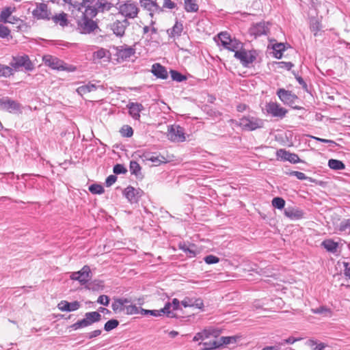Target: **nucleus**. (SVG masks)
<instances>
[{
	"mask_svg": "<svg viewBox=\"0 0 350 350\" xmlns=\"http://www.w3.org/2000/svg\"><path fill=\"white\" fill-rule=\"evenodd\" d=\"M75 5L82 8V10L85 9L86 14L96 16L98 12L110 10L113 5L107 0H83L82 2Z\"/></svg>",
	"mask_w": 350,
	"mask_h": 350,
	"instance_id": "nucleus-1",
	"label": "nucleus"
},
{
	"mask_svg": "<svg viewBox=\"0 0 350 350\" xmlns=\"http://www.w3.org/2000/svg\"><path fill=\"white\" fill-rule=\"evenodd\" d=\"M81 16L77 19V29L81 33L88 34L98 28L97 23L92 20L94 16L86 14V11L81 10Z\"/></svg>",
	"mask_w": 350,
	"mask_h": 350,
	"instance_id": "nucleus-2",
	"label": "nucleus"
},
{
	"mask_svg": "<svg viewBox=\"0 0 350 350\" xmlns=\"http://www.w3.org/2000/svg\"><path fill=\"white\" fill-rule=\"evenodd\" d=\"M102 319L101 314L97 312H88L85 314V318L77 321L70 326L74 330L83 328L92 325L94 323L99 322Z\"/></svg>",
	"mask_w": 350,
	"mask_h": 350,
	"instance_id": "nucleus-3",
	"label": "nucleus"
},
{
	"mask_svg": "<svg viewBox=\"0 0 350 350\" xmlns=\"http://www.w3.org/2000/svg\"><path fill=\"white\" fill-rule=\"evenodd\" d=\"M264 120L260 118L247 116L240 119L239 126L243 130L252 131L262 128L264 126Z\"/></svg>",
	"mask_w": 350,
	"mask_h": 350,
	"instance_id": "nucleus-4",
	"label": "nucleus"
},
{
	"mask_svg": "<svg viewBox=\"0 0 350 350\" xmlns=\"http://www.w3.org/2000/svg\"><path fill=\"white\" fill-rule=\"evenodd\" d=\"M119 10L120 13L127 18H135L139 12L137 4L131 1H127L121 5Z\"/></svg>",
	"mask_w": 350,
	"mask_h": 350,
	"instance_id": "nucleus-5",
	"label": "nucleus"
},
{
	"mask_svg": "<svg viewBox=\"0 0 350 350\" xmlns=\"http://www.w3.org/2000/svg\"><path fill=\"white\" fill-rule=\"evenodd\" d=\"M36 8L32 11L33 16L38 20L49 21L51 18V11L44 3H36Z\"/></svg>",
	"mask_w": 350,
	"mask_h": 350,
	"instance_id": "nucleus-6",
	"label": "nucleus"
},
{
	"mask_svg": "<svg viewBox=\"0 0 350 350\" xmlns=\"http://www.w3.org/2000/svg\"><path fill=\"white\" fill-rule=\"evenodd\" d=\"M70 278L72 280L79 281L82 285L87 284L92 278L90 267L84 265L80 271L72 272Z\"/></svg>",
	"mask_w": 350,
	"mask_h": 350,
	"instance_id": "nucleus-7",
	"label": "nucleus"
},
{
	"mask_svg": "<svg viewBox=\"0 0 350 350\" xmlns=\"http://www.w3.org/2000/svg\"><path fill=\"white\" fill-rule=\"evenodd\" d=\"M115 50V55L118 59L126 61L135 53V49L133 46L123 44L113 47Z\"/></svg>",
	"mask_w": 350,
	"mask_h": 350,
	"instance_id": "nucleus-8",
	"label": "nucleus"
},
{
	"mask_svg": "<svg viewBox=\"0 0 350 350\" xmlns=\"http://www.w3.org/2000/svg\"><path fill=\"white\" fill-rule=\"evenodd\" d=\"M143 194L144 191L141 189H135L131 185L123 191V195L131 204L137 203Z\"/></svg>",
	"mask_w": 350,
	"mask_h": 350,
	"instance_id": "nucleus-9",
	"label": "nucleus"
},
{
	"mask_svg": "<svg viewBox=\"0 0 350 350\" xmlns=\"http://www.w3.org/2000/svg\"><path fill=\"white\" fill-rule=\"evenodd\" d=\"M10 65L15 69L24 67L27 70H31L33 68V66L27 55L14 57Z\"/></svg>",
	"mask_w": 350,
	"mask_h": 350,
	"instance_id": "nucleus-10",
	"label": "nucleus"
},
{
	"mask_svg": "<svg viewBox=\"0 0 350 350\" xmlns=\"http://www.w3.org/2000/svg\"><path fill=\"white\" fill-rule=\"evenodd\" d=\"M234 57L239 59L244 67H248L249 65L256 60V56L251 52H247L244 49L236 51Z\"/></svg>",
	"mask_w": 350,
	"mask_h": 350,
	"instance_id": "nucleus-11",
	"label": "nucleus"
},
{
	"mask_svg": "<svg viewBox=\"0 0 350 350\" xmlns=\"http://www.w3.org/2000/svg\"><path fill=\"white\" fill-rule=\"evenodd\" d=\"M168 139L172 142H183L185 141L184 129L180 126H172L168 130Z\"/></svg>",
	"mask_w": 350,
	"mask_h": 350,
	"instance_id": "nucleus-12",
	"label": "nucleus"
},
{
	"mask_svg": "<svg viewBox=\"0 0 350 350\" xmlns=\"http://www.w3.org/2000/svg\"><path fill=\"white\" fill-rule=\"evenodd\" d=\"M278 159L282 161H288L291 163H298L302 162L299 156L295 153H291L285 149H279L276 152Z\"/></svg>",
	"mask_w": 350,
	"mask_h": 350,
	"instance_id": "nucleus-13",
	"label": "nucleus"
},
{
	"mask_svg": "<svg viewBox=\"0 0 350 350\" xmlns=\"http://www.w3.org/2000/svg\"><path fill=\"white\" fill-rule=\"evenodd\" d=\"M98 89L104 90L103 85H96L94 81H90L79 86L77 90V92L81 96L86 95L88 93L96 91Z\"/></svg>",
	"mask_w": 350,
	"mask_h": 350,
	"instance_id": "nucleus-14",
	"label": "nucleus"
},
{
	"mask_svg": "<svg viewBox=\"0 0 350 350\" xmlns=\"http://www.w3.org/2000/svg\"><path fill=\"white\" fill-rule=\"evenodd\" d=\"M129 25V23L126 18L122 21L116 20L111 25V29L117 36L122 37L124 34L125 29Z\"/></svg>",
	"mask_w": 350,
	"mask_h": 350,
	"instance_id": "nucleus-15",
	"label": "nucleus"
},
{
	"mask_svg": "<svg viewBox=\"0 0 350 350\" xmlns=\"http://www.w3.org/2000/svg\"><path fill=\"white\" fill-rule=\"evenodd\" d=\"M277 95L280 99L285 104L292 105L297 98V96L291 91L280 88L277 92Z\"/></svg>",
	"mask_w": 350,
	"mask_h": 350,
	"instance_id": "nucleus-16",
	"label": "nucleus"
},
{
	"mask_svg": "<svg viewBox=\"0 0 350 350\" xmlns=\"http://www.w3.org/2000/svg\"><path fill=\"white\" fill-rule=\"evenodd\" d=\"M43 61L46 66L53 69L59 70H65V68L63 66V62L55 57L51 55H46L44 56Z\"/></svg>",
	"mask_w": 350,
	"mask_h": 350,
	"instance_id": "nucleus-17",
	"label": "nucleus"
},
{
	"mask_svg": "<svg viewBox=\"0 0 350 350\" xmlns=\"http://www.w3.org/2000/svg\"><path fill=\"white\" fill-rule=\"evenodd\" d=\"M130 303L131 300L128 298H113L111 308L115 313L124 312L126 304Z\"/></svg>",
	"mask_w": 350,
	"mask_h": 350,
	"instance_id": "nucleus-18",
	"label": "nucleus"
},
{
	"mask_svg": "<svg viewBox=\"0 0 350 350\" xmlns=\"http://www.w3.org/2000/svg\"><path fill=\"white\" fill-rule=\"evenodd\" d=\"M141 157L146 161H150L154 163L155 166H159L161 163H167L168 161L167 159L162 155H156L151 152H145Z\"/></svg>",
	"mask_w": 350,
	"mask_h": 350,
	"instance_id": "nucleus-19",
	"label": "nucleus"
},
{
	"mask_svg": "<svg viewBox=\"0 0 350 350\" xmlns=\"http://www.w3.org/2000/svg\"><path fill=\"white\" fill-rule=\"evenodd\" d=\"M80 307L81 304L78 301L68 302V301L62 300L57 305L58 309L63 312L75 311L77 310Z\"/></svg>",
	"mask_w": 350,
	"mask_h": 350,
	"instance_id": "nucleus-20",
	"label": "nucleus"
},
{
	"mask_svg": "<svg viewBox=\"0 0 350 350\" xmlns=\"http://www.w3.org/2000/svg\"><path fill=\"white\" fill-rule=\"evenodd\" d=\"M178 248L183 250L189 258L196 257L198 252L196 250V245L193 243L180 242L178 243Z\"/></svg>",
	"mask_w": 350,
	"mask_h": 350,
	"instance_id": "nucleus-21",
	"label": "nucleus"
},
{
	"mask_svg": "<svg viewBox=\"0 0 350 350\" xmlns=\"http://www.w3.org/2000/svg\"><path fill=\"white\" fill-rule=\"evenodd\" d=\"M20 107V103L8 96L0 98V109H18Z\"/></svg>",
	"mask_w": 350,
	"mask_h": 350,
	"instance_id": "nucleus-22",
	"label": "nucleus"
},
{
	"mask_svg": "<svg viewBox=\"0 0 350 350\" xmlns=\"http://www.w3.org/2000/svg\"><path fill=\"white\" fill-rule=\"evenodd\" d=\"M152 73L157 78L166 79L168 77V73L165 66L159 63H155L152 66Z\"/></svg>",
	"mask_w": 350,
	"mask_h": 350,
	"instance_id": "nucleus-23",
	"label": "nucleus"
},
{
	"mask_svg": "<svg viewBox=\"0 0 350 350\" xmlns=\"http://www.w3.org/2000/svg\"><path fill=\"white\" fill-rule=\"evenodd\" d=\"M284 215L291 219H300L304 217V212L299 208L288 207L284 209Z\"/></svg>",
	"mask_w": 350,
	"mask_h": 350,
	"instance_id": "nucleus-24",
	"label": "nucleus"
},
{
	"mask_svg": "<svg viewBox=\"0 0 350 350\" xmlns=\"http://www.w3.org/2000/svg\"><path fill=\"white\" fill-rule=\"evenodd\" d=\"M267 31L268 28L265 25V23L262 22L253 25L250 30V33L255 36H260L267 34Z\"/></svg>",
	"mask_w": 350,
	"mask_h": 350,
	"instance_id": "nucleus-25",
	"label": "nucleus"
},
{
	"mask_svg": "<svg viewBox=\"0 0 350 350\" xmlns=\"http://www.w3.org/2000/svg\"><path fill=\"white\" fill-rule=\"evenodd\" d=\"M143 6L145 9L148 10L151 16L154 13H159L162 11V8L155 2L152 0H144L143 1Z\"/></svg>",
	"mask_w": 350,
	"mask_h": 350,
	"instance_id": "nucleus-26",
	"label": "nucleus"
},
{
	"mask_svg": "<svg viewBox=\"0 0 350 350\" xmlns=\"http://www.w3.org/2000/svg\"><path fill=\"white\" fill-rule=\"evenodd\" d=\"M16 11L15 7H5L4 8L0 14V21L3 23H14L12 21L9 20V18L11 16L12 14Z\"/></svg>",
	"mask_w": 350,
	"mask_h": 350,
	"instance_id": "nucleus-27",
	"label": "nucleus"
},
{
	"mask_svg": "<svg viewBox=\"0 0 350 350\" xmlns=\"http://www.w3.org/2000/svg\"><path fill=\"white\" fill-rule=\"evenodd\" d=\"M51 19L55 23L59 24L61 27H64L68 26V21L67 18V14L64 12H62L58 14L53 16L51 14Z\"/></svg>",
	"mask_w": 350,
	"mask_h": 350,
	"instance_id": "nucleus-28",
	"label": "nucleus"
},
{
	"mask_svg": "<svg viewBox=\"0 0 350 350\" xmlns=\"http://www.w3.org/2000/svg\"><path fill=\"white\" fill-rule=\"evenodd\" d=\"M321 246L323 247L327 252L336 253L338 247V243L335 242L332 239H327L322 242Z\"/></svg>",
	"mask_w": 350,
	"mask_h": 350,
	"instance_id": "nucleus-29",
	"label": "nucleus"
},
{
	"mask_svg": "<svg viewBox=\"0 0 350 350\" xmlns=\"http://www.w3.org/2000/svg\"><path fill=\"white\" fill-rule=\"evenodd\" d=\"M286 44L282 42L273 44L272 49L273 50L274 57L277 59H281L282 57V53L286 49Z\"/></svg>",
	"mask_w": 350,
	"mask_h": 350,
	"instance_id": "nucleus-30",
	"label": "nucleus"
},
{
	"mask_svg": "<svg viewBox=\"0 0 350 350\" xmlns=\"http://www.w3.org/2000/svg\"><path fill=\"white\" fill-rule=\"evenodd\" d=\"M243 47L242 43L237 40L236 38H232L230 42L228 43L224 48L226 49L236 53V51H239Z\"/></svg>",
	"mask_w": 350,
	"mask_h": 350,
	"instance_id": "nucleus-31",
	"label": "nucleus"
},
{
	"mask_svg": "<svg viewBox=\"0 0 350 350\" xmlns=\"http://www.w3.org/2000/svg\"><path fill=\"white\" fill-rule=\"evenodd\" d=\"M129 170L131 173L134 174L137 178H142L143 176L141 172L142 167L137 161H130Z\"/></svg>",
	"mask_w": 350,
	"mask_h": 350,
	"instance_id": "nucleus-32",
	"label": "nucleus"
},
{
	"mask_svg": "<svg viewBox=\"0 0 350 350\" xmlns=\"http://www.w3.org/2000/svg\"><path fill=\"white\" fill-rule=\"evenodd\" d=\"M198 345L203 346L201 348L202 350H213L222 346V343L214 340L209 342H200Z\"/></svg>",
	"mask_w": 350,
	"mask_h": 350,
	"instance_id": "nucleus-33",
	"label": "nucleus"
},
{
	"mask_svg": "<svg viewBox=\"0 0 350 350\" xmlns=\"http://www.w3.org/2000/svg\"><path fill=\"white\" fill-rule=\"evenodd\" d=\"M328 166L330 169L334 170H342L345 168V165L342 161L334 159L328 161Z\"/></svg>",
	"mask_w": 350,
	"mask_h": 350,
	"instance_id": "nucleus-34",
	"label": "nucleus"
},
{
	"mask_svg": "<svg viewBox=\"0 0 350 350\" xmlns=\"http://www.w3.org/2000/svg\"><path fill=\"white\" fill-rule=\"evenodd\" d=\"M172 308V304L170 302L167 301L165 304V306L163 308L159 310V312L161 314V316L165 314L167 317L170 318H177V315L173 312L170 310Z\"/></svg>",
	"mask_w": 350,
	"mask_h": 350,
	"instance_id": "nucleus-35",
	"label": "nucleus"
},
{
	"mask_svg": "<svg viewBox=\"0 0 350 350\" xmlns=\"http://www.w3.org/2000/svg\"><path fill=\"white\" fill-rule=\"evenodd\" d=\"M185 9L187 12H196L198 10V5L196 0H184Z\"/></svg>",
	"mask_w": 350,
	"mask_h": 350,
	"instance_id": "nucleus-36",
	"label": "nucleus"
},
{
	"mask_svg": "<svg viewBox=\"0 0 350 350\" xmlns=\"http://www.w3.org/2000/svg\"><path fill=\"white\" fill-rule=\"evenodd\" d=\"M286 174L289 176H295L299 180H308L310 183H316L317 180L311 177H308L306 176V174L303 172H298V171H291L289 172H287Z\"/></svg>",
	"mask_w": 350,
	"mask_h": 350,
	"instance_id": "nucleus-37",
	"label": "nucleus"
},
{
	"mask_svg": "<svg viewBox=\"0 0 350 350\" xmlns=\"http://www.w3.org/2000/svg\"><path fill=\"white\" fill-rule=\"evenodd\" d=\"M104 287V282L102 280H95L90 283H89L86 288L89 290H92L93 291H98L100 290H103Z\"/></svg>",
	"mask_w": 350,
	"mask_h": 350,
	"instance_id": "nucleus-38",
	"label": "nucleus"
},
{
	"mask_svg": "<svg viewBox=\"0 0 350 350\" xmlns=\"http://www.w3.org/2000/svg\"><path fill=\"white\" fill-rule=\"evenodd\" d=\"M183 27L180 23L176 22L173 27L168 30V33L170 37H176L180 36L183 31Z\"/></svg>",
	"mask_w": 350,
	"mask_h": 350,
	"instance_id": "nucleus-39",
	"label": "nucleus"
},
{
	"mask_svg": "<svg viewBox=\"0 0 350 350\" xmlns=\"http://www.w3.org/2000/svg\"><path fill=\"white\" fill-rule=\"evenodd\" d=\"M314 314H322L323 317H328L332 315V310L326 306H321L315 309H312Z\"/></svg>",
	"mask_w": 350,
	"mask_h": 350,
	"instance_id": "nucleus-40",
	"label": "nucleus"
},
{
	"mask_svg": "<svg viewBox=\"0 0 350 350\" xmlns=\"http://www.w3.org/2000/svg\"><path fill=\"white\" fill-rule=\"evenodd\" d=\"M218 38L221 42V44L225 47L226 45H228V43L230 42V40L232 39L230 34L226 32H221L218 34Z\"/></svg>",
	"mask_w": 350,
	"mask_h": 350,
	"instance_id": "nucleus-41",
	"label": "nucleus"
},
{
	"mask_svg": "<svg viewBox=\"0 0 350 350\" xmlns=\"http://www.w3.org/2000/svg\"><path fill=\"white\" fill-rule=\"evenodd\" d=\"M271 203L274 208L281 210L284 208L286 202L282 198L275 197L273 198Z\"/></svg>",
	"mask_w": 350,
	"mask_h": 350,
	"instance_id": "nucleus-42",
	"label": "nucleus"
},
{
	"mask_svg": "<svg viewBox=\"0 0 350 350\" xmlns=\"http://www.w3.org/2000/svg\"><path fill=\"white\" fill-rule=\"evenodd\" d=\"M170 74H171V77H172V80L176 81L177 82H182L187 79L186 76L182 75L180 72H179L177 70H171Z\"/></svg>",
	"mask_w": 350,
	"mask_h": 350,
	"instance_id": "nucleus-43",
	"label": "nucleus"
},
{
	"mask_svg": "<svg viewBox=\"0 0 350 350\" xmlns=\"http://www.w3.org/2000/svg\"><path fill=\"white\" fill-rule=\"evenodd\" d=\"M13 75V70L8 66L0 64V77H8Z\"/></svg>",
	"mask_w": 350,
	"mask_h": 350,
	"instance_id": "nucleus-44",
	"label": "nucleus"
},
{
	"mask_svg": "<svg viewBox=\"0 0 350 350\" xmlns=\"http://www.w3.org/2000/svg\"><path fill=\"white\" fill-rule=\"evenodd\" d=\"M120 133L122 137H131L133 135V130L129 125H124L120 130Z\"/></svg>",
	"mask_w": 350,
	"mask_h": 350,
	"instance_id": "nucleus-45",
	"label": "nucleus"
},
{
	"mask_svg": "<svg viewBox=\"0 0 350 350\" xmlns=\"http://www.w3.org/2000/svg\"><path fill=\"white\" fill-rule=\"evenodd\" d=\"M119 325V321L117 319H111L105 323L104 325V329L106 332H109L116 328Z\"/></svg>",
	"mask_w": 350,
	"mask_h": 350,
	"instance_id": "nucleus-46",
	"label": "nucleus"
},
{
	"mask_svg": "<svg viewBox=\"0 0 350 350\" xmlns=\"http://www.w3.org/2000/svg\"><path fill=\"white\" fill-rule=\"evenodd\" d=\"M124 313L127 315L140 314V308L135 305H127L125 308Z\"/></svg>",
	"mask_w": 350,
	"mask_h": 350,
	"instance_id": "nucleus-47",
	"label": "nucleus"
},
{
	"mask_svg": "<svg viewBox=\"0 0 350 350\" xmlns=\"http://www.w3.org/2000/svg\"><path fill=\"white\" fill-rule=\"evenodd\" d=\"M89 191L93 194H102L105 189L101 185L92 184L89 187Z\"/></svg>",
	"mask_w": 350,
	"mask_h": 350,
	"instance_id": "nucleus-48",
	"label": "nucleus"
},
{
	"mask_svg": "<svg viewBox=\"0 0 350 350\" xmlns=\"http://www.w3.org/2000/svg\"><path fill=\"white\" fill-rule=\"evenodd\" d=\"M238 337L237 336H222L220 338L219 342L224 345H229L232 343H236Z\"/></svg>",
	"mask_w": 350,
	"mask_h": 350,
	"instance_id": "nucleus-49",
	"label": "nucleus"
},
{
	"mask_svg": "<svg viewBox=\"0 0 350 350\" xmlns=\"http://www.w3.org/2000/svg\"><path fill=\"white\" fill-rule=\"evenodd\" d=\"M338 230L340 232L348 231V233H350V219H348L342 220L339 224Z\"/></svg>",
	"mask_w": 350,
	"mask_h": 350,
	"instance_id": "nucleus-50",
	"label": "nucleus"
},
{
	"mask_svg": "<svg viewBox=\"0 0 350 350\" xmlns=\"http://www.w3.org/2000/svg\"><path fill=\"white\" fill-rule=\"evenodd\" d=\"M308 345L311 347L316 345L313 350H324L325 348L327 347V345L323 342L318 343L317 341L314 340H309Z\"/></svg>",
	"mask_w": 350,
	"mask_h": 350,
	"instance_id": "nucleus-51",
	"label": "nucleus"
},
{
	"mask_svg": "<svg viewBox=\"0 0 350 350\" xmlns=\"http://www.w3.org/2000/svg\"><path fill=\"white\" fill-rule=\"evenodd\" d=\"M113 172L115 174H124L127 172V169L122 164H116L113 166Z\"/></svg>",
	"mask_w": 350,
	"mask_h": 350,
	"instance_id": "nucleus-52",
	"label": "nucleus"
},
{
	"mask_svg": "<svg viewBox=\"0 0 350 350\" xmlns=\"http://www.w3.org/2000/svg\"><path fill=\"white\" fill-rule=\"evenodd\" d=\"M140 314L142 315L150 314L154 317H161L159 310H146L140 308Z\"/></svg>",
	"mask_w": 350,
	"mask_h": 350,
	"instance_id": "nucleus-53",
	"label": "nucleus"
},
{
	"mask_svg": "<svg viewBox=\"0 0 350 350\" xmlns=\"http://www.w3.org/2000/svg\"><path fill=\"white\" fill-rule=\"evenodd\" d=\"M108 53L109 51L107 50L101 48L93 53V57L94 59H101L104 58Z\"/></svg>",
	"mask_w": 350,
	"mask_h": 350,
	"instance_id": "nucleus-54",
	"label": "nucleus"
},
{
	"mask_svg": "<svg viewBox=\"0 0 350 350\" xmlns=\"http://www.w3.org/2000/svg\"><path fill=\"white\" fill-rule=\"evenodd\" d=\"M204 262L208 265H213L219 262V258L214 255H208L204 258Z\"/></svg>",
	"mask_w": 350,
	"mask_h": 350,
	"instance_id": "nucleus-55",
	"label": "nucleus"
},
{
	"mask_svg": "<svg viewBox=\"0 0 350 350\" xmlns=\"http://www.w3.org/2000/svg\"><path fill=\"white\" fill-rule=\"evenodd\" d=\"M268 114H270L271 117L283 118L288 111H267Z\"/></svg>",
	"mask_w": 350,
	"mask_h": 350,
	"instance_id": "nucleus-56",
	"label": "nucleus"
},
{
	"mask_svg": "<svg viewBox=\"0 0 350 350\" xmlns=\"http://www.w3.org/2000/svg\"><path fill=\"white\" fill-rule=\"evenodd\" d=\"M275 64L278 65V68L286 69L287 70H290L294 66V64L290 62H279Z\"/></svg>",
	"mask_w": 350,
	"mask_h": 350,
	"instance_id": "nucleus-57",
	"label": "nucleus"
},
{
	"mask_svg": "<svg viewBox=\"0 0 350 350\" xmlns=\"http://www.w3.org/2000/svg\"><path fill=\"white\" fill-rule=\"evenodd\" d=\"M110 299L107 295H100L97 299V302L101 305L107 306L109 304Z\"/></svg>",
	"mask_w": 350,
	"mask_h": 350,
	"instance_id": "nucleus-58",
	"label": "nucleus"
},
{
	"mask_svg": "<svg viewBox=\"0 0 350 350\" xmlns=\"http://www.w3.org/2000/svg\"><path fill=\"white\" fill-rule=\"evenodd\" d=\"M10 29L3 25L0 24V38H5L10 35Z\"/></svg>",
	"mask_w": 350,
	"mask_h": 350,
	"instance_id": "nucleus-59",
	"label": "nucleus"
},
{
	"mask_svg": "<svg viewBox=\"0 0 350 350\" xmlns=\"http://www.w3.org/2000/svg\"><path fill=\"white\" fill-rule=\"evenodd\" d=\"M193 298H190L188 297H185L183 300L181 301V304L185 307H193Z\"/></svg>",
	"mask_w": 350,
	"mask_h": 350,
	"instance_id": "nucleus-60",
	"label": "nucleus"
},
{
	"mask_svg": "<svg viewBox=\"0 0 350 350\" xmlns=\"http://www.w3.org/2000/svg\"><path fill=\"white\" fill-rule=\"evenodd\" d=\"M117 180V176L116 175H110L105 180L106 187H110Z\"/></svg>",
	"mask_w": 350,
	"mask_h": 350,
	"instance_id": "nucleus-61",
	"label": "nucleus"
},
{
	"mask_svg": "<svg viewBox=\"0 0 350 350\" xmlns=\"http://www.w3.org/2000/svg\"><path fill=\"white\" fill-rule=\"evenodd\" d=\"M101 330L100 329H96L94 331H92L91 332H89L86 334V338L89 339H92L93 338L97 337L101 334Z\"/></svg>",
	"mask_w": 350,
	"mask_h": 350,
	"instance_id": "nucleus-62",
	"label": "nucleus"
},
{
	"mask_svg": "<svg viewBox=\"0 0 350 350\" xmlns=\"http://www.w3.org/2000/svg\"><path fill=\"white\" fill-rule=\"evenodd\" d=\"M163 7L173 9L176 7V4L172 0H164Z\"/></svg>",
	"mask_w": 350,
	"mask_h": 350,
	"instance_id": "nucleus-63",
	"label": "nucleus"
},
{
	"mask_svg": "<svg viewBox=\"0 0 350 350\" xmlns=\"http://www.w3.org/2000/svg\"><path fill=\"white\" fill-rule=\"evenodd\" d=\"M343 265L345 267L344 274L347 278L350 279V263L344 262Z\"/></svg>",
	"mask_w": 350,
	"mask_h": 350,
	"instance_id": "nucleus-64",
	"label": "nucleus"
}]
</instances>
